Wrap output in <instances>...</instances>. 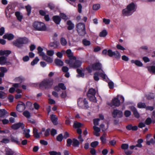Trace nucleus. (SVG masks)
Instances as JSON below:
<instances>
[{"label": "nucleus", "mask_w": 155, "mask_h": 155, "mask_svg": "<svg viewBox=\"0 0 155 155\" xmlns=\"http://www.w3.org/2000/svg\"><path fill=\"white\" fill-rule=\"evenodd\" d=\"M131 63L132 64H134L136 65L141 67L142 66L143 64L140 61L138 60H132L131 61Z\"/></svg>", "instance_id": "b1692460"}, {"label": "nucleus", "mask_w": 155, "mask_h": 155, "mask_svg": "<svg viewBox=\"0 0 155 155\" xmlns=\"http://www.w3.org/2000/svg\"><path fill=\"white\" fill-rule=\"evenodd\" d=\"M23 115L27 118H29L31 117L30 113L28 110H25L23 113Z\"/></svg>", "instance_id": "de8ad7c7"}, {"label": "nucleus", "mask_w": 155, "mask_h": 155, "mask_svg": "<svg viewBox=\"0 0 155 155\" xmlns=\"http://www.w3.org/2000/svg\"><path fill=\"white\" fill-rule=\"evenodd\" d=\"M14 152L11 150H8L6 151L5 155H13Z\"/></svg>", "instance_id": "774afa93"}, {"label": "nucleus", "mask_w": 155, "mask_h": 155, "mask_svg": "<svg viewBox=\"0 0 155 155\" xmlns=\"http://www.w3.org/2000/svg\"><path fill=\"white\" fill-rule=\"evenodd\" d=\"M78 11L79 13H81L82 12V6L81 4L79 3L78 5Z\"/></svg>", "instance_id": "680f3d73"}, {"label": "nucleus", "mask_w": 155, "mask_h": 155, "mask_svg": "<svg viewBox=\"0 0 155 155\" xmlns=\"http://www.w3.org/2000/svg\"><path fill=\"white\" fill-rule=\"evenodd\" d=\"M67 147H69L71 146V143L72 142V141L71 139H68L67 140Z\"/></svg>", "instance_id": "69168bd1"}, {"label": "nucleus", "mask_w": 155, "mask_h": 155, "mask_svg": "<svg viewBox=\"0 0 155 155\" xmlns=\"http://www.w3.org/2000/svg\"><path fill=\"white\" fill-rule=\"evenodd\" d=\"M76 29L79 36H84L86 34L85 25L84 23L80 22L77 24Z\"/></svg>", "instance_id": "f03ea898"}, {"label": "nucleus", "mask_w": 155, "mask_h": 155, "mask_svg": "<svg viewBox=\"0 0 155 155\" xmlns=\"http://www.w3.org/2000/svg\"><path fill=\"white\" fill-rule=\"evenodd\" d=\"M50 132H51V135L53 136H54L57 134V130L54 129H52Z\"/></svg>", "instance_id": "338daca9"}, {"label": "nucleus", "mask_w": 155, "mask_h": 155, "mask_svg": "<svg viewBox=\"0 0 155 155\" xmlns=\"http://www.w3.org/2000/svg\"><path fill=\"white\" fill-rule=\"evenodd\" d=\"M82 43L83 45L85 46H89L91 44L90 41L85 39L83 40Z\"/></svg>", "instance_id": "a19ab883"}, {"label": "nucleus", "mask_w": 155, "mask_h": 155, "mask_svg": "<svg viewBox=\"0 0 155 155\" xmlns=\"http://www.w3.org/2000/svg\"><path fill=\"white\" fill-rule=\"evenodd\" d=\"M58 87L62 90H65L66 89V87L64 86V84L62 83L59 84Z\"/></svg>", "instance_id": "864d4df0"}, {"label": "nucleus", "mask_w": 155, "mask_h": 155, "mask_svg": "<svg viewBox=\"0 0 155 155\" xmlns=\"http://www.w3.org/2000/svg\"><path fill=\"white\" fill-rule=\"evenodd\" d=\"M82 124L80 122L77 121L74 122L73 127L75 128H79L81 126Z\"/></svg>", "instance_id": "37998d69"}, {"label": "nucleus", "mask_w": 155, "mask_h": 155, "mask_svg": "<svg viewBox=\"0 0 155 155\" xmlns=\"http://www.w3.org/2000/svg\"><path fill=\"white\" fill-rule=\"evenodd\" d=\"M102 67L101 64L98 61L92 64L91 65V68L88 67L86 68H102Z\"/></svg>", "instance_id": "4be33fe9"}, {"label": "nucleus", "mask_w": 155, "mask_h": 155, "mask_svg": "<svg viewBox=\"0 0 155 155\" xmlns=\"http://www.w3.org/2000/svg\"><path fill=\"white\" fill-rule=\"evenodd\" d=\"M116 47L117 49L121 50L124 51L125 50V48L124 47L119 44L117 45Z\"/></svg>", "instance_id": "bf43d9fd"}, {"label": "nucleus", "mask_w": 155, "mask_h": 155, "mask_svg": "<svg viewBox=\"0 0 155 155\" xmlns=\"http://www.w3.org/2000/svg\"><path fill=\"white\" fill-rule=\"evenodd\" d=\"M131 114V112L129 110H126L124 112V115L127 117L130 116Z\"/></svg>", "instance_id": "13d9d810"}, {"label": "nucleus", "mask_w": 155, "mask_h": 155, "mask_svg": "<svg viewBox=\"0 0 155 155\" xmlns=\"http://www.w3.org/2000/svg\"><path fill=\"white\" fill-rule=\"evenodd\" d=\"M30 132V130L28 129H25L24 130L23 134L26 138H28L30 137L29 134Z\"/></svg>", "instance_id": "cd10ccee"}, {"label": "nucleus", "mask_w": 155, "mask_h": 155, "mask_svg": "<svg viewBox=\"0 0 155 155\" xmlns=\"http://www.w3.org/2000/svg\"><path fill=\"white\" fill-rule=\"evenodd\" d=\"M25 108V105L24 103L22 102H19L16 107L17 110L19 112H22Z\"/></svg>", "instance_id": "1a4fd4ad"}, {"label": "nucleus", "mask_w": 155, "mask_h": 155, "mask_svg": "<svg viewBox=\"0 0 155 155\" xmlns=\"http://www.w3.org/2000/svg\"><path fill=\"white\" fill-rule=\"evenodd\" d=\"M54 52V51L52 50H48L47 52V54L49 56H51L53 55Z\"/></svg>", "instance_id": "603ef678"}, {"label": "nucleus", "mask_w": 155, "mask_h": 155, "mask_svg": "<svg viewBox=\"0 0 155 155\" xmlns=\"http://www.w3.org/2000/svg\"><path fill=\"white\" fill-rule=\"evenodd\" d=\"M72 142V145L74 147H78L79 145V141L75 138L73 139Z\"/></svg>", "instance_id": "72a5a7b5"}, {"label": "nucleus", "mask_w": 155, "mask_h": 155, "mask_svg": "<svg viewBox=\"0 0 155 155\" xmlns=\"http://www.w3.org/2000/svg\"><path fill=\"white\" fill-rule=\"evenodd\" d=\"M1 72H0V77H3L4 73L6 72L8 70L7 68H0Z\"/></svg>", "instance_id": "58836bf2"}, {"label": "nucleus", "mask_w": 155, "mask_h": 155, "mask_svg": "<svg viewBox=\"0 0 155 155\" xmlns=\"http://www.w3.org/2000/svg\"><path fill=\"white\" fill-rule=\"evenodd\" d=\"M127 8L131 12L133 11V12H134L136 10L137 6L134 3L131 2L127 6Z\"/></svg>", "instance_id": "f8f14e48"}, {"label": "nucleus", "mask_w": 155, "mask_h": 155, "mask_svg": "<svg viewBox=\"0 0 155 155\" xmlns=\"http://www.w3.org/2000/svg\"><path fill=\"white\" fill-rule=\"evenodd\" d=\"M137 107L139 108H145L146 105L144 103L139 102L137 104Z\"/></svg>", "instance_id": "49530a36"}, {"label": "nucleus", "mask_w": 155, "mask_h": 155, "mask_svg": "<svg viewBox=\"0 0 155 155\" xmlns=\"http://www.w3.org/2000/svg\"><path fill=\"white\" fill-rule=\"evenodd\" d=\"M96 93L95 90L93 88L89 89L87 94V96L88 98L91 101L94 102H96V100L95 95Z\"/></svg>", "instance_id": "423d86ee"}, {"label": "nucleus", "mask_w": 155, "mask_h": 155, "mask_svg": "<svg viewBox=\"0 0 155 155\" xmlns=\"http://www.w3.org/2000/svg\"><path fill=\"white\" fill-rule=\"evenodd\" d=\"M54 62L55 64L59 67H61L64 65L63 62L61 59L57 58L54 60Z\"/></svg>", "instance_id": "412c9836"}, {"label": "nucleus", "mask_w": 155, "mask_h": 155, "mask_svg": "<svg viewBox=\"0 0 155 155\" xmlns=\"http://www.w3.org/2000/svg\"><path fill=\"white\" fill-rule=\"evenodd\" d=\"M107 55L110 57H112L114 54V51L113 52L111 49H109L107 51Z\"/></svg>", "instance_id": "8fccbe9b"}, {"label": "nucleus", "mask_w": 155, "mask_h": 155, "mask_svg": "<svg viewBox=\"0 0 155 155\" xmlns=\"http://www.w3.org/2000/svg\"><path fill=\"white\" fill-rule=\"evenodd\" d=\"M155 143V141L153 139H151L150 141L147 142V145H150V144H154Z\"/></svg>", "instance_id": "052dcab7"}, {"label": "nucleus", "mask_w": 155, "mask_h": 155, "mask_svg": "<svg viewBox=\"0 0 155 155\" xmlns=\"http://www.w3.org/2000/svg\"><path fill=\"white\" fill-rule=\"evenodd\" d=\"M60 17L61 18L64 20L65 21L67 20L68 19V17L64 13H61L60 14Z\"/></svg>", "instance_id": "79ce46f5"}, {"label": "nucleus", "mask_w": 155, "mask_h": 155, "mask_svg": "<svg viewBox=\"0 0 155 155\" xmlns=\"http://www.w3.org/2000/svg\"><path fill=\"white\" fill-rule=\"evenodd\" d=\"M39 59L37 57L33 60V61L31 62V64L32 65H34L35 64H37L38 62L39 61Z\"/></svg>", "instance_id": "a18cd8bd"}, {"label": "nucleus", "mask_w": 155, "mask_h": 155, "mask_svg": "<svg viewBox=\"0 0 155 155\" xmlns=\"http://www.w3.org/2000/svg\"><path fill=\"white\" fill-rule=\"evenodd\" d=\"M66 25L68 26L67 29L68 30H72L74 28V25L71 20H68L66 23Z\"/></svg>", "instance_id": "4468645a"}, {"label": "nucleus", "mask_w": 155, "mask_h": 155, "mask_svg": "<svg viewBox=\"0 0 155 155\" xmlns=\"http://www.w3.org/2000/svg\"><path fill=\"white\" fill-rule=\"evenodd\" d=\"M122 12L123 14L125 16H129L131 14L130 13L131 11H129L127 8L123 9Z\"/></svg>", "instance_id": "393cba45"}, {"label": "nucleus", "mask_w": 155, "mask_h": 155, "mask_svg": "<svg viewBox=\"0 0 155 155\" xmlns=\"http://www.w3.org/2000/svg\"><path fill=\"white\" fill-rule=\"evenodd\" d=\"M53 84V81L51 79H47L43 80L40 84L41 88L48 89L51 87Z\"/></svg>", "instance_id": "20e7f679"}, {"label": "nucleus", "mask_w": 155, "mask_h": 155, "mask_svg": "<svg viewBox=\"0 0 155 155\" xmlns=\"http://www.w3.org/2000/svg\"><path fill=\"white\" fill-rule=\"evenodd\" d=\"M69 59H67L65 61V63L68 64L71 68H79L82 64L81 61L77 60L75 56H73V53L67 54Z\"/></svg>", "instance_id": "f257e3e1"}, {"label": "nucleus", "mask_w": 155, "mask_h": 155, "mask_svg": "<svg viewBox=\"0 0 155 155\" xmlns=\"http://www.w3.org/2000/svg\"><path fill=\"white\" fill-rule=\"evenodd\" d=\"M28 39L26 37H20L13 42V44L18 48L23 47L24 44H26L28 42Z\"/></svg>", "instance_id": "7ed1b4c3"}, {"label": "nucleus", "mask_w": 155, "mask_h": 155, "mask_svg": "<svg viewBox=\"0 0 155 155\" xmlns=\"http://www.w3.org/2000/svg\"><path fill=\"white\" fill-rule=\"evenodd\" d=\"M52 20L57 25L59 24L61 20V17L58 15H54L52 17Z\"/></svg>", "instance_id": "2eb2a0df"}, {"label": "nucleus", "mask_w": 155, "mask_h": 155, "mask_svg": "<svg viewBox=\"0 0 155 155\" xmlns=\"http://www.w3.org/2000/svg\"><path fill=\"white\" fill-rule=\"evenodd\" d=\"M130 109L133 112L135 117L136 118H138L140 117V115L136 108L134 106H131L130 107Z\"/></svg>", "instance_id": "aec40b11"}, {"label": "nucleus", "mask_w": 155, "mask_h": 155, "mask_svg": "<svg viewBox=\"0 0 155 155\" xmlns=\"http://www.w3.org/2000/svg\"><path fill=\"white\" fill-rule=\"evenodd\" d=\"M100 8V5L99 4H96L94 5L93 6V9L94 10H97Z\"/></svg>", "instance_id": "09e8293b"}, {"label": "nucleus", "mask_w": 155, "mask_h": 155, "mask_svg": "<svg viewBox=\"0 0 155 155\" xmlns=\"http://www.w3.org/2000/svg\"><path fill=\"white\" fill-rule=\"evenodd\" d=\"M128 145L126 143L123 144L121 146V148L123 150L127 149L128 148Z\"/></svg>", "instance_id": "5fc2aeb1"}, {"label": "nucleus", "mask_w": 155, "mask_h": 155, "mask_svg": "<svg viewBox=\"0 0 155 155\" xmlns=\"http://www.w3.org/2000/svg\"><path fill=\"white\" fill-rule=\"evenodd\" d=\"M33 133L34 137L37 138H39L40 137L39 134L38 133V130L36 128H34L33 130Z\"/></svg>", "instance_id": "c85d7f7f"}, {"label": "nucleus", "mask_w": 155, "mask_h": 155, "mask_svg": "<svg viewBox=\"0 0 155 155\" xmlns=\"http://www.w3.org/2000/svg\"><path fill=\"white\" fill-rule=\"evenodd\" d=\"M105 134H104L103 135L100 137V139L103 143H104L105 142L106 139L105 138Z\"/></svg>", "instance_id": "0e129e2a"}, {"label": "nucleus", "mask_w": 155, "mask_h": 155, "mask_svg": "<svg viewBox=\"0 0 155 155\" xmlns=\"http://www.w3.org/2000/svg\"><path fill=\"white\" fill-rule=\"evenodd\" d=\"M42 55L43 56L42 57L43 60L49 63L52 62L53 59L52 58L47 56L45 54L44 55L43 54H42Z\"/></svg>", "instance_id": "dca6fc26"}, {"label": "nucleus", "mask_w": 155, "mask_h": 155, "mask_svg": "<svg viewBox=\"0 0 155 155\" xmlns=\"http://www.w3.org/2000/svg\"><path fill=\"white\" fill-rule=\"evenodd\" d=\"M48 7L51 10H54L55 8V5L53 3L51 2H50L48 3Z\"/></svg>", "instance_id": "e433bc0d"}, {"label": "nucleus", "mask_w": 155, "mask_h": 155, "mask_svg": "<svg viewBox=\"0 0 155 155\" xmlns=\"http://www.w3.org/2000/svg\"><path fill=\"white\" fill-rule=\"evenodd\" d=\"M107 32L105 30H103L102 31L100 32L99 34V36L100 37H105L107 35Z\"/></svg>", "instance_id": "7c9ffc66"}, {"label": "nucleus", "mask_w": 155, "mask_h": 155, "mask_svg": "<svg viewBox=\"0 0 155 155\" xmlns=\"http://www.w3.org/2000/svg\"><path fill=\"white\" fill-rule=\"evenodd\" d=\"M51 131V130L49 128H48L47 129L45 133V137H47L50 134V132Z\"/></svg>", "instance_id": "e2e57ef3"}, {"label": "nucleus", "mask_w": 155, "mask_h": 155, "mask_svg": "<svg viewBox=\"0 0 155 155\" xmlns=\"http://www.w3.org/2000/svg\"><path fill=\"white\" fill-rule=\"evenodd\" d=\"M5 11L12 14L14 13V10L12 5H8L6 8Z\"/></svg>", "instance_id": "6ab92c4d"}, {"label": "nucleus", "mask_w": 155, "mask_h": 155, "mask_svg": "<svg viewBox=\"0 0 155 155\" xmlns=\"http://www.w3.org/2000/svg\"><path fill=\"white\" fill-rule=\"evenodd\" d=\"M25 126L22 123H19L16 124L12 125L11 127L14 130H17L19 128L21 127L22 129H23L24 128Z\"/></svg>", "instance_id": "9b49d317"}, {"label": "nucleus", "mask_w": 155, "mask_h": 155, "mask_svg": "<svg viewBox=\"0 0 155 155\" xmlns=\"http://www.w3.org/2000/svg\"><path fill=\"white\" fill-rule=\"evenodd\" d=\"M100 119L99 118L95 119L94 120V124L96 126L99 125V121L100 120Z\"/></svg>", "instance_id": "4d7b16f0"}, {"label": "nucleus", "mask_w": 155, "mask_h": 155, "mask_svg": "<svg viewBox=\"0 0 155 155\" xmlns=\"http://www.w3.org/2000/svg\"><path fill=\"white\" fill-rule=\"evenodd\" d=\"M14 37V35L11 33H7L3 36V38L7 39L9 40H11L13 39Z\"/></svg>", "instance_id": "f3484780"}, {"label": "nucleus", "mask_w": 155, "mask_h": 155, "mask_svg": "<svg viewBox=\"0 0 155 155\" xmlns=\"http://www.w3.org/2000/svg\"><path fill=\"white\" fill-rule=\"evenodd\" d=\"M15 15L18 20L20 21H21L23 16L20 15V12H15Z\"/></svg>", "instance_id": "c756f323"}, {"label": "nucleus", "mask_w": 155, "mask_h": 155, "mask_svg": "<svg viewBox=\"0 0 155 155\" xmlns=\"http://www.w3.org/2000/svg\"><path fill=\"white\" fill-rule=\"evenodd\" d=\"M60 41L61 44L62 46H65L67 44V41L64 38L62 37L61 38Z\"/></svg>", "instance_id": "c03bdc74"}, {"label": "nucleus", "mask_w": 155, "mask_h": 155, "mask_svg": "<svg viewBox=\"0 0 155 155\" xmlns=\"http://www.w3.org/2000/svg\"><path fill=\"white\" fill-rule=\"evenodd\" d=\"M8 114L6 110L4 109L0 110V117H4Z\"/></svg>", "instance_id": "bb28decb"}, {"label": "nucleus", "mask_w": 155, "mask_h": 155, "mask_svg": "<svg viewBox=\"0 0 155 155\" xmlns=\"http://www.w3.org/2000/svg\"><path fill=\"white\" fill-rule=\"evenodd\" d=\"M99 72H96L94 73V80L96 81H98L99 80Z\"/></svg>", "instance_id": "ea45409f"}, {"label": "nucleus", "mask_w": 155, "mask_h": 155, "mask_svg": "<svg viewBox=\"0 0 155 155\" xmlns=\"http://www.w3.org/2000/svg\"><path fill=\"white\" fill-rule=\"evenodd\" d=\"M143 142V140L141 139H140L137 141V144L135 146L132 145L130 147V148L131 149H133L135 147H137L139 148H141L142 147V145L141 143Z\"/></svg>", "instance_id": "ddd939ff"}, {"label": "nucleus", "mask_w": 155, "mask_h": 155, "mask_svg": "<svg viewBox=\"0 0 155 155\" xmlns=\"http://www.w3.org/2000/svg\"><path fill=\"white\" fill-rule=\"evenodd\" d=\"M0 64L2 65L6 64L9 65L11 64L9 61H7V58L5 56L0 57Z\"/></svg>", "instance_id": "9d476101"}, {"label": "nucleus", "mask_w": 155, "mask_h": 155, "mask_svg": "<svg viewBox=\"0 0 155 155\" xmlns=\"http://www.w3.org/2000/svg\"><path fill=\"white\" fill-rule=\"evenodd\" d=\"M25 8L27 12V15L29 16L31 13V7L29 5H28L25 6Z\"/></svg>", "instance_id": "4c0bfd02"}, {"label": "nucleus", "mask_w": 155, "mask_h": 155, "mask_svg": "<svg viewBox=\"0 0 155 155\" xmlns=\"http://www.w3.org/2000/svg\"><path fill=\"white\" fill-rule=\"evenodd\" d=\"M50 117L51 120L53 124L54 125H56L58 124V123L57 122V117L55 115L53 114L51 115Z\"/></svg>", "instance_id": "a211bd4d"}, {"label": "nucleus", "mask_w": 155, "mask_h": 155, "mask_svg": "<svg viewBox=\"0 0 155 155\" xmlns=\"http://www.w3.org/2000/svg\"><path fill=\"white\" fill-rule=\"evenodd\" d=\"M38 51V53L39 54V55L41 57L43 56L42 55V54H43L44 55L45 54L42 52L43 51V49L41 48L40 46H39L37 48Z\"/></svg>", "instance_id": "473e14b6"}, {"label": "nucleus", "mask_w": 155, "mask_h": 155, "mask_svg": "<svg viewBox=\"0 0 155 155\" xmlns=\"http://www.w3.org/2000/svg\"><path fill=\"white\" fill-rule=\"evenodd\" d=\"M63 136L62 134H60L58 135L56 138V140L58 141H61L63 139Z\"/></svg>", "instance_id": "3c124183"}, {"label": "nucleus", "mask_w": 155, "mask_h": 155, "mask_svg": "<svg viewBox=\"0 0 155 155\" xmlns=\"http://www.w3.org/2000/svg\"><path fill=\"white\" fill-rule=\"evenodd\" d=\"M78 104L79 107L82 108L84 107L87 109L88 107V102L85 98L83 99L82 98H79L78 101Z\"/></svg>", "instance_id": "0eeeda50"}, {"label": "nucleus", "mask_w": 155, "mask_h": 155, "mask_svg": "<svg viewBox=\"0 0 155 155\" xmlns=\"http://www.w3.org/2000/svg\"><path fill=\"white\" fill-rule=\"evenodd\" d=\"M77 71L78 73V77H84V74L79 68H77Z\"/></svg>", "instance_id": "f704fd0d"}, {"label": "nucleus", "mask_w": 155, "mask_h": 155, "mask_svg": "<svg viewBox=\"0 0 155 155\" xmlns=\"http://www.w3.org/2000/svg\"><path fill=\"white\" fill-rule=\"evenodd\" d=\"M33 26L36 30L45 31L46 30L45 25L42 22L35 21L33 23Z\"/></svg>", "instance_id": "39448f33"}, {"label": "nucleus", "mask_w": 155, "mask_h": 155, "mask_svg": "<svg viewBox=\"0 0 155 155\" xmlns=\"http://www.w3.org/2000/svg\"><path fill=\"white\" fill-rule=\"evenodd\" d=\"M11 141L14 143L17 144H20V142L18 141V139L17 138L15 137L12 136L11 137Z\"/></svg>", "instance_id": "2f4dec72"}, {"label": "nucleus", "mask_w": 155, "mask_h": 155, "mask_svg": "<svg viewBox=\"0 0 155 155\" xmlns=\"http://www.w3.org/2000/svg\"><path fill=\"white\" fill-rule=\"evenodd\" d=\"M113 105L115 106H118L120 105L119 100L117 98H114L112 101Z\"/></svg>", "instance_id": "5701e85b"}, {"label": "nucleus", "mask_w": 155, "mask_h": 155, "mask_svg": "<svg viewBox=\"0 0 155 155\" xmlns=\"http://www.w3.org/2000/svg\"><path fill=\"white\" fill-rule=\"evenodd\" d=\"M112 114L114 118H121L123 116L122 112L121 111L116 109L114 110Z\"/></svg>", "instance_id": "6e6552de"}, {"label": "nucleus", "mask_w": 155, "mask_h": 155, "mask_svg": "<svg viewBox=\"0 0 155 155\" xmlns=\"http://www.w3.org/2000/svg\"><path fill=\"white\" fill-rule=\"evenodd\" d=\"M11 51L10 50H0V55H5L6 56H8L9 54L11 53Z\"/></svg>", "instance_id": "a878e982"}, {"label": "nucleus", "mask_w": 155, "mask_h": 155, "mask_svg": "<svg viewBox=\"0 0 155 155\" xmlns=\"http://www.w3.org/2000/svg\"><path fill=\"white\" fill-rule=\"evenodd\" d=\"M114 57L117 59H119L120 58L121 55L120 53L118 51H114Z\"/></svg>", "instance_id": "c9c22d12"}, {"label": "nucleus", "mask_w": 155, "mask_h": 155, "mask_svg": "<svg viewBox=\"0 0 155 155\" xmlns=\"http://www.w3.org/2000/svg\"><path fill=\"white\" fill-rule=\"evenodd\" d=\"M98 144V142L97 141H95L91 143V146L92 147H95Z\"/></svg>", "instance_id": "6e6d98bb"}]
</instances>
